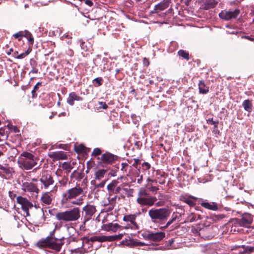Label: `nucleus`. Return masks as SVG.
Instances as JSON below:
<instances>
[{
    "label": "nucleus",
    "mask_w": 254,
    "mask_h": 254,
    "mask_svg": "<svg viewBox=\"0 0 254 254\" xmlns=\"http://www.w3.org/2000/svg\"><path fill=\"white\" fill-rule=\"evenodd\" d=\"M83 189L79 185L67 190L62 194V202L63 204L67 203L70 200L76 199L71 201V203L75 205H81L83 202Z\"/></svg>",
    "instance_id": "f257e3e1"
},
{
    "label": "nucleus",
    "mask_w": 254,
    "mask_h": 254,
    "mask_svg": "<svg viewBox=\"0 0 254 254\" xmlns=\"http://www.w3.org/2000/svg\"><path fill=\"white\" fill-rule=\"evenodd\" d=\"M55 217L61 223L76 221L80 217V210L75 207L68 210L58 212Z\"/></svg>",
    "instance_id": "f03ea898"
},
{
    "label": "nucleus",
    "mask_w": 254,
    "mask_h": 254,
    "mask_svg": "<svg viewBox=\"0 0 254 254\" xmlns=\"http://www.w3.org/2000/svg\"><path fill=\"white\" fill-rule=\"evenodd\" d=\"M63 239H40L34 244L36 247L40 249H52L59 252L62 248Z\"/></svg>",
    "instance_id": "7ed1b4c3"
},
{
    "label": "nucleus",
    "mask_w": 254,
    "mask_h": 254,
    "mask_svg": "<svg viewBox=\"0 0 254 254\" xmlns=\"http://www.w3.org/2000/svg\"><path fill=\"white\" fill-rule=\"evenodd\" d=\"M18 164L21 168L30 170L34 167L37 163L34 159L33 155L30 153L23 152L18 158Z\"/></svg>",
    "instance_id": "20e7f679"
},
{
    "label": "nucleus",
    "mask_w": 254,
    "mask_h": 254,
    "mask_svg": "<svg viewBox=\"0 0 254 254\" xmlns=\"http://www.w3.org/2000/svg\"><path fill=\"white\" fill-rule=\"evenodd\" d=\"M170 213L169 209L166 208L151 209L148 211V215L153 222L157 220L163 221L166 219Z\"/></svg>",
    "instance_id": "39448f33"
},
{
    "label": "nucleus",
    "mask_w": 254,
    "mask_h": 254,
    "mask_svg": "<svg viewBox=\"0 0 254 254\" xmlns=\"http://www.w3.org/2000/svg\"><path fill=\"white\" fill-rule=\"evenodd\" d=\"M254 220L253 216L250 213L243 214L240 218H235L231 219V223L232 225H239L249 228Z\"/></svg>",
    "instance_id": "423d86ee"
},
{
    "label": "nucleus",
    "mask_w": 254,
    "mask_h": 254,
    "mask_svg": "<svg viewBox=\"0 0 254 254\" xmlns=\"http://www.w3.org/2000/svg\"><path fill=\"white\" fill-rule=\"evenodd\" d=\"M240 13L239 9H235L233 10H222L219 14V17L225 21L231 20L232 19H236Z\"/></svg>",
    "instance_id": "0eeeda50"
},
{
    "label": "nucleus",
    "mask_w": 254,
    "mask_h": 254,
    "mask_svg": "<svg viewBox=\"0 0 254 254\" xmlns=\"http://www.w3.org/2000/svg\"><path fill=\"white\" fill-rule=\"evenodd\" d=\"M40 181L42 185V189L44 187L45 189H48L54 183L53 177L47 171H45L42 173L40 176Z\"/></svg>",
    "instance_id": "6e6552de"
},
{
    "label": "nucleus",
    "mask_w": 254,
    "mask_h": 254,
    "mask_svg": "<svg viewBox=\"0 0 254 254\" xmlns=\"http://www.w3.org/2000/svg\"><path fill=\"white\" fill-rule=\"evenodd\" d=\"M82 211L85 212L84 222L90 220L96 211V206L93 205L87 204L82 208Z\"/></svg>",
    "instance_id": "1a4fd4ad"
},
{
    "label": "nucleus",
    "mask_w": 254,
    "mask_h": 254,
    "mask_svg": "<svg viewBox=\"0 0 254 254\" xmlns=\"http://www.w3.org/2000/svg\"><path fill=\"white\" fill-rule=\"evenodd\" d=\"M157 200V198L155 196H138L137 198V202L140 205L152 206Z\"/></svg>",
    "instance_id": "9d476101"
},
{
    "label": "nucleus",
    "mask_w": 254,
    "mask_h": 254,
    "mask_svg": "<svg viewBox=\"0 0 254 254\" xmlns=\"http://www.w3.org/2000/svg\"><path fill=\"white\" fill-rule=\"evenodd\" d=\"M115 240L116 239H73V242L78 243L79 245H78L76 249H75L74 250H72V252L76 253H78L79 249L83 247L85 241L86 243H89L90 241L93 242L96 241H99V242H102L106 241H112Z\"/></svg>",
    "instance_id": "9b49d317"
},
{
    "label": "nucleus",
    "mask_w": 254,
    "mask_h": 254,
    "mask_svg": "<svg viewBox=\"0 0 254 254\" xmlns=\"http://www.w3.org/2000/svg\"><path fill=\"white\" fill-rule=\"evenodd\" d=\"M136 218V214L125 215L124 216L123 220L127 223L126 227L127 228L137 229L138 226L135 222Z\"/></svg>",
    "instance_id": "f8f14e48"
},
{
    "label": "nucleus",
    "mask_w": 254,
    "mask_h": 254,
    "mask_svg": "<svg viewBox=\"0 0 254 254\" xmlns=\"http://www.w3.org/2000/svg\"><path fill=\"white\" fill-rule=\"evenodd\" d=\"M100 158L98 157V159H99ZM117 156L109 152H106V153L102 154L100 159L101 161V163L105 164H112L115 162V161L117 160Z\"/></svg>",
    "instance_id": "ddd939ff"
},
{
    "label": "nucleus",
    "mask_w": 254,
    "mask_h": 254,
    "mask_svg": "<svg viewBox=\"0 0 254 254\" xmlns=\"http://www.w3.org/2000/svg\"><path fill=\"white\" fill-rule=\"evenodd\" d=\"M120 243L121 245H123L124 247L126 246L128 248H134L149 245L143 242L135 241V239H125L120 242Z\"/></svg>",
    "instance_id": "4468645a"
},
{
    "label": "nucleus",
    "mask_w": 254,
    "mask_h": 254,
    "mask_svg": "<svg viewBox=\"0 0 254 254\" xmlns=\"http://www.w3.org/2000/svg\"><path fill=\"white\" fill-rule=\"evenodd\" d=\"M22 189L25 191H28L33 193H35L36 194L39 192V189L36 185L31 182H23Z\"/></svg>",
    "instance_id": "2eb2a0df"
},
{
    "label": "nucleus",
    "mask_w": 254,
    "mask_h": 254,
    "mask_svg": "<svg viewBox=\"0 0 254 254\" xmlns=\"http://www.w3.org/2000/svg\"><path fill=\"white\" fill-rule=\"evenodd\" d=\"M17 202L18 203L21 205L22 209L24 211H28L29 209L32 208L33 205L27 199L19 196L16 198Z\"/></svg>",
    "instance_id": "dca6fc26"
},
{
    "label": "nucleus",
    "mask_w": 254,
    "mask_h": 254,
    "mask_svg": "<svg viewBox=\"0 0 254 254\" xmlns=\"http://www.w3.org/2000/svg\"><path fill=\"white\" fill-rule=\"evenodd\" d=\"M53 195L51 191L43 193L41 197V201L43 205H49L52 204Z\"/></svg>",
    "instance_id": "f3484780"
},
{
    "label": "nucleus",
    "mask_w": 254,
    "mask_h": 254,
    "mask_svg": "<svg viewBox=\"0 0 254 254\" xmlns=\"http://www.w3.org/2000/svg\"><path fill=\"white\" fill-rule=\"evenodd\" d=\"M200 204L203 207L213 211H216L219 208L218 204L214 202L202 201Z\"/></svg>",
    "instance_id": "a211bd4d"
},
{
    "label": "nucleus",
    "mask_w": 254,
    "mask_h": 254,
    "mask_svg": "<svg viewBox=\"0 0 254 254\" xmlns=\"http://www.w3.org/2000/svg\"><path fill=\"white\" fill-rule=\"evenodd\" d=\"M0 176L3 177L6 176L10 177L12 176V169L7 165L3 166L0 164Z\"/></svg>",
    "instance_id": "6ab92c4d"
},
{
    "label": "nucleus",
    "mask_w": 254,
    "mask_h": 254,
    "mask_svg": "<svg viewBox=\"0 0 254 254\" xmlns=\"http://www.w3.org/2000/svg\"><path fill=\"white\" fill-rule=\"evenodd\" d=\"M218 2L215 0H203L201 7L204 9H209L214 8Z\"/></svg>",
    "instance_id": "aec40b11"
},
{
    "label": "nucleus",
    "mask_w": 254,
    "mask_h": 254,
    "mask_svg": "<svg viewBox=\"0 0 254 254\" xmlns=\"http://www.w3.org/2000/svg\"><path fill=\"white\" fill-rule=\"evenodd\" d=\"M82 98L78 96L75 92H71L67 99V102L69 105L73 106L74 101H82Z\"/></svg>",
    "instance_id": "412c9836"
},
{
    "label": "nucleus",
    "mask_w": 254,
    "mask_h": 254,
    "mask_svg": "<svg viewBox=\"0 0 254 254\" xmlns=\"http://www.w3.org/2000/svg\"><path fill=\"white\" fill-rule=\"evenodd\" d=\"M50 156L51 158H53V159L57 160H64L66 159L67 158L66 153L64 151L54 152Z\"/></svg>",
    "instance_id": "4be33fe9"
},
{
    "label": "nucleus",
    "mask_w": 254,
    "mask_h": 254,
    "mask_svg": "<svg viewBox=\"0 0 254 254\" xmlns=\"http://www.w3.org/2000/svg\"><path fill=\"white\" fill-rule=\"evenodd\" d=\"M121 227H122V226L117 223H109L107 224H105L103 226V228L104 230L106 231H112L114 232L117 231Z\"/></svg>",
    "instance_id": "5701e85b"
},
{
    "label": "nucleus",
    "mask_w": 254,
    "mask_h": 254,
    "mask_svg": "<svg viewBox=\"0 0 254 254\" xmlns=\"http://www.w3.org/2000/svg\"><path fill=\"white\" fill-rule=\"evenodd\" d=\"M169 0H164L159 3L155 5L154 10H163L167 8L169 6Z\"/></svg>",
    "instance_id": "b1692460"
},
{
    "label": "nucleus",
    "mask_w": 254,
    "mask_h": 254,
    "mask_svg": "<svg viewBox=\"0 0 254 254\" xmlns=\"http://www.w3.org/2000/svg\"><path fill=\"white\" fill-rule=\"evenodd\" d=\"M225 217V215L224 214H213L211 215L209 217H207V219L210 220V223H217L220 220L224 218Z\"/></svg>",
    "instance_id": "393cba45"
},
{
    "label": "nucleus",
    "mask_w": 254,
    "mask_h": 254,
    "mask_svg": "<svg viewBox=\"0 0 254 254\" xmlns=\"http://www.w3.org/2000/svg\"><path fill=\"white\" fill-rule=\"evenodd\" d=\"M199 92L201 94H205L209 91V87L207 86L203 80H200L198 84Z\"/></svg>",
    "instance_id": "a878e982"
},
{
    "label": "nucleus",
    "mask_w": 254,
    "mask_h": 254,
    "mask_svg": "<svg viewBox=\"0 0 254 254\" xmlns=\"http://www.w3.org/2000/svg\"><path fill=\"white\" fill-rule=\"evenodd\" d=\"M242 106L244 110L249 113L251 112L253 110V103L249 99L245 100L242 103Z\"/></svg>",
    "instance_id": "bb28decb"
},
{
    "label": "nucleus",
    "mask_w": 254,
    "mask_h": 254,
    "mask_svg": "<svg viewBox=\"0 0 254 254\" xmlns=\"http://www.w3.org/2000/svg\"><path fill=\"white\" fill-rule=\"evenodd\" d=\"M165 237V233L164 232H157L155 233H148L146 238H164Z\"/></svg>",
    "instance_id": "cd10ccee"
},
{
    "label": "nucleus",
    "mask_w": 254,
    "mask_h": 254,
    "mask_svg": "<svg viewBox=\"0 0 254 254\" xmlns=\"http://www.w3.org/2000/svg\"><path fill=\"white\" fill-rule=\"evenodd\" d=\"M201 219V217L200 215L195 214L194 213H191L188 216L187 221L188 222H192L196 221L197 220Z\"/></svg>",
    "instance_id": "c85d7f7f"
},
{
    "label": "nucleus",
    "mask_w": 254,
    "mask_h": 254,
    "mask_svg": "<svg viewBox=\"0 0 254 254\" xmlns=\"http://www.w3.org/2000/svg\"><path fill=\"white\" fill-rule=\"evenodd\" d=\"M107 172L106 170L104 169H100L98 170L96 172L95 174V179L96 180L100 181L104 177L106 173Z\"/></svg>",
    "instance_id": "c756f323"
},
{
    "label": "nucleus",
    "mask_w": 254,
    "mask_h": 254,
    "mask_svg": "<svg viewBox=\"0 0 254 254\" xmlns=\"http://www.w3.org/2000/svg\"><path fill=\"white\" fill-rule=\"evenodd\" d=\"M119 183L118 180H113L107 186V190L110 193H111L113 190L118 186Z\"/></svg>",
    "instance_id": "7c9ffc66"
},
{
    "label": "nucleus",
    "mask_w": 254,
    "mask_h": 254,
    "mask_svg": "<svg viewBox=\"0 0 254 254\" xmlns=\"http://www.w3.org/2000/svg\"><path fill=\"white\" fill-rule=\"evenodd\" d=\"M178 54L179 56L182 57L183 58L186 59L187 61H188L190 59L189 54L186 51L183 50H180L178 52Z\"/></svg>",
    "instance_id": "2f4dec72"
},
{
    "label": "nucleus",
    "mask_w": 254,
    "mask_h": 254,
    "mask_svg": "<svg viewBox=\"0 0 254 254\" xmlns=\"http://www.w3.org/2000/svg\"><path fill=\"white\" fill-rule=\"evenodd\" d=\"M24 36H25V32L23 31H19L13 35V37L17 39L18 41H20Z\"/></svg>",
    "instance_id": "473e14b6"
},
{
    "label": "nucleus",
    "mask_w": 254,
    "mask_h": 254,
    "mask_svg": "<svg viewBox=\"0 0 254 254\" xmlns=\"http://www.w3.org/2000/svg\"><path fill=\"white\" fill-rule=\"evenodd\" d=\"M25 37H26L28 38V40L29 43L30 44H33L34 42V38L32 37V34L28 31H25Z\"/></svg>",
    "instance_id": "72a5a7b5"
},
{
    "label": "nucleus",
    "mask_w": 254,
    "mask_h": 254,
    "mask_svg": "<svg viewBox=\"0 0 254 254\" xmlns=\"http://www.w3.org/2000/svg\"><path fill=\"white\" fill-rule=\"evenodd\" d=\"M115 205L114 204L109 202L108 204H105L104 210L106 212H110L114 209Z\"/></svg>",
    "instance_id": "f704fd0d"
},
{
    "label": "nucleus",
    "mask_w": 254,
    "mask_h": 254,
    "mask_svg": "<svg viewBox=\"0 0 254 254\" xmlns=\"http://www.w3.org/2000/svg\"><path fill=\"white\" fill-rule=\"evenodd\" d=\"M41 84V82H38L34 87L33 89L32 90V95L33 98H35L37 96L36 91L39 88V86Z\"/></svg>",
    "instance_id": "c9c22d12"
},
{
    "label": "nucleus",
    "mask_w": 254,
    "mask_h": 254,
    "mask_svg": "<svg viewBox=\"0 0 254 254\" xmlns=\"http://www.w3.org/2000/svg\"><path fill=\"white\" fill-rule=\"evenodd\" d=\"M242 248L244 249L245 252L248 253V254L254 252V247L243 246Z\"/></svg>",
    "instance_id": "e433bc0d"
},
{
    "label": "nucleus",
    "mask_w": 254,
    "mask_h": 254,
    "mask_svg": "<svg viewBox=\"0 0 254 254\" xmlns=\"http://www.w3.org/2000/svg\"><path fill=\"white\" fill-rule=\"evenodd\" d=\"M78 43L79 44L81 48L83 51H87V45L85 44V43L82 40L80 39L78 41Z\"/></svg>",
    "instance_id": "4c0bfd02"
},
{
    "label": "nucleus",
    "mask_w": 254,
    "mask_h": 254,
    "mask_svg": "<svg viewBox=\"0 0 254 254\" xmlns=\"http://www.w3.org/2000/svg\"><path fill=\"white\" fill-rule=\"evenodd\" d=\"M103 79L102 77H97L95 78L93 80V82H96L97 83V85H95V86H100L102 84Z\"/></svg>",
    "instance_id": "58836bf2"
},
{
    "label": "nucleus",
    "mask_w": 254,
    "mask_h": 254,
    "mask_svg": "<svg viewBox=\"0 0 254 254\" xmlns=\"http://www.w3.org/2000/svg\"><path fill=\"white\" fill-rule=\"evenodd\" d=\"M102 151L99 148H95L93 149V151L92 153V155L93 156H98L101 154Z\"/></svg>",
    "instance_id": "ea45409f"
},
{
    "label": "nucleus",
    "mask_w": 254,
    "mask_h": 254,
    "mask_svg": "<svg viewBox=\"0 0 254 254\" xmlns=\"http://www.w3.org/2000/svg\"><path fill=\"white\" fill-rule=\"evenodd\" d=\"M29 53H30V51H29V50H28L26 51H25V52H24L19 55H17V56L16 57V58L18 59H23L24 57H25L27 55H28L29 54Z\"/></svg>",
    "instance_id": "a19ab883"
},
{
    "label": "nucleus",
    "mask_w": 254,
    "mask_h": 254,
    "mask_svg": "<svg viewBox=\"0 0 254 254\" xmlns=\"http://www.w3.org/2000/svg\"><path fill=\"white\" fill-rule=\"evenodd\" d=\"M174 240L170 239L169 241V245H167L168 249H176L177 247L174 245Z\"/></svg>",
    "instance_id": "79ce46f5"
},
{
    "label": "nucleus",
    "mask_w": 254,
    "mask_h": 254,
    "mask_svg": "<svg viewBox=\"0 0 254 254\" xmlns=\"http://www.w3.org/2000/svg\"><path fill=\"white\" fill-rule=\"evenodd\" d=\"M64 168L67 170L68 172H70L72 169V167L70 164L64 163Z\"/></svg>",
    "instance_id": "37998d69"
},
{
    "label": "nucleus",
    "mask_w": 254,
    "mask_h": 254,
    "mask_svg": "<svg viewBox=\"0 0 254 254\" xmlns=\"http://www.w3.org/2000/svg\"><path fill=\"white\" fill-rule=\"evenodd\" d=\"M98 104L100 105V106L99 107V108L107 109L108 108V105L106 104L105 102L99 101L98 102Z\"/></svg>",
    "instance_id": "c03bdc74"
},
{
    "label": "nucleus",
    "mask_w": 254,
    "mask_h": 254,
    "mask_svg": "<svg viewBox=\"0 0 254 254\" xmlns=\"http://www.w3.org/2000/svg\"><path fill=\"white\" fill-rule=\"evenodd\" d=\"M142 166L144 170H149L151 167L150 164L148 163V162L143 163L142 164Z\"/></svg>",
    "instance_id": "a18cd8bd"
},
{
    "label": "nucleus",
    "mask_w": 254,
    "mask_h": 254,
    "mask_svg": "<svg viewBox=\"0 0 254 254\" xmlns=\"http://www.w3.org/2000/svg\"><path fill=\"white\" fill-rule=\"evenodd\" d=\"M81 2L85 3L86 4L89 6H92L93 3L91 0H79Z\"/></svg>",
    "instance_id": "49530a36"
},
{
    "label": "nucleus",
    "mask_w": 254,
    "mask_h": 254,
    "mask_svg": "<svg viewBox=\"0 0 254 254\" xmlns=\"http://www.w3.org/2000/svg\"><path fill=\"white\" fill-rule=\"evenodd\" d=\"M91 238H118L117 236H103L101 237H98L97 236H95L93 237H91Z\"/></svg>",
    "instance_id": "de8ad7c7"
},
{
    "label": "nucleus",
    "mask_w": 254,
    "mask_h": 254,
    "mask_svg": "<svg viewBox=\"0 0 254 254\" xmlns=\"http://www.w3.org/2000/svg\"><path fill=\"white\" fill-rule=\"evenodd\" d=\"M207 122L208 124L210 125H214L219 124V121L218 120L214 121L213 118L209 119L207 120Z\"/></svg>",
    "instance_id": "09e8293b"
},
{
    "label": "nucleus",
    "mask_w": 254,
    "mask_h": 254,
    "mask_svg": "<svg viewBox=\"0 0 254 254\" xmlns=\"http://www.w3.org/2000/svg\"><path fill=\"white\" fill-rule=\"evenodd\" d=\"M185 201L190 206H194L195 204V203L193 200L190 199H186Z\"/></svg>",
    "instance_id": "8fccbe9b"
},
{
    "label": "nucleus",
    "mask_w": 254,
    "mask_h": 254,
    "mask_svg": "<svg viewBox=\"0 0 254 254\" xmlns=\"http://www.w3.org/2000/svg\"><path fill=\"white\" fill-rule=\"evenodd\" d=\"M122 188L120 186H117L111 192V193L113 194H118L120 192Z\"/></svg>",
    "instance_id": "3c124183"
},
{
    "label": "nucleus",
    "mask_w": 254,
    "mask_h": 254,
    "mask_svg": "<svg viewBox=\"0 0 254 254\" xmlns=\"http://www.w3.org/2000/svg\"><path fill=\"white\" fill-rule=\"evenodd\" d=\"M57 228H58V225L56 224L55 225V229L54 230H53L52 231H51L50 232V235L47 236L46 238H55V237H53V236H54V234H55V229H57Z\"/></svg>",
    "instance_id": "603ef678"
},
{
    "label": "nucleus",
    "mask_w": 254,
    "mask_h": 254,
    "mask_svg": "<svg viewBox=\"0 0 254 254\" xmlns=\"http://www.w3.org/2000/svg\"><path fill=\"white\" fill-rule=\"evenodd\" d=\"M139 196H144L147 195V193L145 190H140L138 193Z\"/></svg>",
    "instance_id": "864d4df0"
},
{
    "label": "nucleus",
    "mask_w": 254,
    "mask_h": 254,
    "mask_svg": "<svg viewBox=\"0 0 254 254\" xmlns=\"http://www.w3.org/2000/svg\"><path fill=\"white\" fill-rule=\"evenodd\" d=\"M94 184H95V187L96 188H103L104 187L105 184V181H102L101 182H100V183H99L98 184L95 183Z\"/></svg>",
    "instance_id": "5fc2aeb1"
},
{
    "label": "nucleus",
    "mask_w": 254,
    "mask_h": 254,
    "mask_svg": "<svg viewBox=\"0 0 254 254\" xmlns=\"http://www.w3.org/2000/svg\"><path fill=\"white\" fill-rule=\"evenodd\" d=\"M67 179L66 178H64L62 180L59 181V183L61 186H65L67 184Z\"/></svg>",
    "instance_id": "6e6d98bb"
},
{
    "label": "nucleus",
    "mask_w": 254,
    "mask_h": 254,
    "mask_svg": "<svg viewBox=\"0 0 254 254\" xmlns=\"http://www.w3.org/2000/svg\"><path fill=\"white\" fill-rule=\"evenodd\" d=\"M121 170L123 171H126V168L128 166V164L127 163H122Z\"/></svg>",
    "instance_id": "4d7b16f0"
},
{
    "label": "nucleus",
    "mask_w": 254,
    "mask_h": 254,
    "mask_svg": "<svg viewBox=\"0 0 254 254\" xmlns=\"http://www.w3.org/2000/svg\"><path fill=\"white\" fill-rule=\"evenodd\" d=\"M148 189L151 191H156L159 190L158 188L154 186H151L148 188Z\"/></svg>",
    "instance_id": "13d9d810"
},
{
    "label": "nucleus",
    "mask_w": 254,
    "mask_h": 254,
    "mask_svg": "<svg viewBox=\"0 0 254 254\" xmlns=\"http://www.w3.org/2000/svg\"><path fill=\"white\" fill-rule=\"evenodd\" d=\"M116 195L114 197L111 198L110 200H109V202H110L111 203H113L114 204V205H115L116 203Z\"/></svg>",
    "instance_id": "bf43d9fd"
},
{
    "label": "nucleus",
    "mask_w": 254,
    "mask_h": 254,
    "mask_svg": "<svg viewBox=\"0 0 254 254\" xmlns=\"http://www.w3.org/2000/svg\"><path fill=\"white\" fill-rule=\"evenodd\" d=\"M165 202L163 200H160L155 203L156 206H161L164 205Z\"/></svg>",
    "instance_id": "052dcab7"
},
{
    "label": "nucleus",
    "mask_w": 254,
    "mask_h": 254,
    "mask_svg": "<svg viewBox=\"0 0 254 254\" xmlns=\"http://www.w3.org/2000/svg\"><path fill=\"white\" fill-rule=\"evenodd\" d=\"M143 64L144 66H148L149 64V60L148 59H147L146 58H144V59H143Z\"/></svg>",
    "instance_id": "680f3d73"
},
{
    "label": "nucleus",
    "mask_w": 254,
    "mask_h": 254,
    "mask_svg": "<svg viewBox=\"0 0 254 254\" xmlns=\"http://www.w3.org/2000/svg\"><path fill=\"white\" fill-rule=\"evenodd\" d=\"M137 179L136 180V181H137V183L138 184H141L142 182V176L141 175V176H137Z\"/></svg>",
    "instance_id": "e2e57ef3"
},
{
    "label": "nucleus",
    "mask_w": 254,
    "mask_h": 254,
    "mask_svg": "<svg viewBox=\"0 0 254 254\" xmlns=\"http://www.w3.org/2000/svg\"><path fill=\"white\" fill-rule=\"evenodd\" d=\"M84 149V147L82 145L81 146H78L76 149V151L77 152H82Z\"/></svg>",
    "instance_id": "0e129e2a"
},
{
    "label": "nucleus",
    "mask_w": 254,
    "mask_h": 254,
    "mask_svg": "<svg viewBox=\"0 0 254 254\" xmlns=\"http://www.w3.org/2000/svg\"><path fill=\"white\" fill-rule=\"evenodd\" d=\"M177 218H178L177 214L174 213L172 216L171 220L174 222L177 219Z\"/></svg>",
    "instance_id": "69168bd1"
},
{
    "label": "nucleus",
    "mask_w": 254,
    "mask_h": 254,
    "mask_svg": "<svg viewBox=\"0 0 254 254\" xmlns=\"http://www.w3.org/2000/svg\"><path fill=\"white\" fill-rule=\"evenodd\" d=\"M134 163L133 164V166H135L137 165L140 162V160L137 158H134Z\"/></svg>",
    "instance_id": "338daca9"
},
{
    "label": "nucleus",
    "mask_w": 254,
    "mask_h": 254,
    "mask_svg": "<svg viewBox=\"0 0 254 254\" xmlns=\"http://www.w3.org/2000/svg\"><path fill=\"white\" fill-rule=\"evenodd\" d=\"M172 223H173V221L171 219L166 224V226H165V228L168 227L169 225H170Z\"/></svg>",
    "instance_id": "774afa93"
}]
</instances>
